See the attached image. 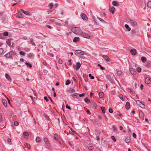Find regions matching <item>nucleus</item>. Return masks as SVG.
Segmentation results:
<instances>
[{"instance_id":"f257e3e1","label":"nucleus","mask_w":151,"mask_h":151,"mask_svg":"<svg viewBox=\"0 0 151 151\" xmlns=\"http://www.w3.org/2000/svg\"><path fill=\"white\" fill-rule=\"evenodd\" d=\"M72 31L76 35L80 34L81 33V30L79 27H74L71 29Z\"/></svg>"},{"instance_id":"f03ea898","label":"nucleus","mask_w":151,"mask_h":151,"mask_svg":"<svg viewBox=\"0 0 151 151\" xmlns=\"http://www.w3.org/2000/svg\"><path fill=\"white\" fill-rule=\"evenodd\" d=\"M14 52L13 51H11L7 53L4 56L6 58H10L12 59V55Z\"/></svg>"},{"instance_id":"7ed1b4c3","label":"nucleus","mask_w":151,"mask_h":151,"mask_svg":"<svg viewBox=\"0 0 151 151\" xmlns=\"http://www.w3.org/2000/svg\"><path fill=\"white\" fill-rule=\"evenodd\" d=\"M136 103L141 108H145V105L142 102L139 100H137L136 101Z\"/></svg>"},{"instance_id":"20e7f679","label":"nucleus","mask_w":151,"mask_h":151,"mask_svg":"<svg viewBox=\"0 0 151 151\" xmlns=\"http://www.w3.org/2000/svg\"><path fill=\"white\" fill-rule=\"evenodd\" d=\"M80 35L82 36L83 37L87 38L89 39L90 38V36L88 34L83 32L82 31L81 32V33Z\"/></svg>"},{"instance_id":"39448f33","label":"nucleus","mask_w":151,"mask_h":151,"mask_svg":"<svg viewBox=\"0 0 151 151\" xmlns=\"http://www.w3.org/2000/svg\"><path fill=\"white\" fill-rule=\"evenodd\" d=\"M102 57L106 62H109L110 61V58L107 55H104Z\"/></svg>"},{"instance_id":"423d86ee","label":"nucleus","mask_w":151,"mask_h":151,"mask_svg":"<svg viewBox=\"0 0 151 151\" xmlns=\"http://www.w3.org/2000/svg\"><path fill=\"white\" fill-rule=\"evenodd\" d=\"M106 78L108 79L111 83H114V81L111 78V76L109 75H107L106 76Z\"/></svg>"},{"instance_id":"0eeeda50","label":"nucleus","mask_w":151,"mask_h":151,"mask_svg":"<svg viewBox=\"0 0 151 151\" xmlns=\"http://www.w3.org/2000/svg\"><path fill=\"white\" fill-rule=\"evenodd\" d=\"M130 52L132 55H135L137 54V51L135 49H132L130 50Z\"/></svg>"},{"instance_id":"6e6552de","label":"nucleus","mask_w":151,"mask_h":151,"mask_svg":"<svg viewBox=\"0 0 151 151\" xmlns=\"http://www.w3.org/2000/svg\"><path fill=\"white\" fill-rule=\"evenodd\" d=\"M129 71L130 73L133 75H135L137 73L135 70L132 68H130Z\"/></svg>"},{"instance_id":"1a4fd4ad","label":"nucleus","mask_w":151,"mask_h":151,"mask_svg":"<svg viewBox=\"0 0 151 151\" xmlns=\"http://www.w3.org/2000/svg\"><path fill=\"white\" fill-rule=\"evenodd\" d=\"M6 43L10 47H11L13 48L14 46V43H12V45H11V42L9 40L6 41Z\"/></svg>"},{"instance_id":"9d476101","label":"nucleus","mask_w":151,"mask_h":151,"mask_svg":"<svg viewBox=\"0 0 151 151\" xmlns=\"http://www.w3.org/2000/svg\"><path fill=\"white\" fill-rule=\"evenodd\" d=\"M129 22L132 25L135 26L137 25V23L134 20H130L129 21Z\"/></svg>"},{"instance_id":"9b49d317","label":"nucleus","mask_w":151,"mask_h":151,"mask_svg":"<svg viewBox=\"0 0 151 151\" xmlns=\"http://www.w3.org/2000/svg\"><path fill=\"white\" fill-rule=\"evenodd\" d=\"M76 52L79 54L81 55H83L84 54V52L81 50H75Z\"/></svg>"},{"instance_id":"f8f14e48","label":"nucleus","mask_w":151,"mask_h":151,"mask_svg":"<svg viewBox=\"0 0 151 151\" xmlns=\"http://www.w3.org/2000/svg\"><path fill=\"white\" fill-rule=\"evenodd\" d=\"M81 17L84 20H86L87 19V16L85 14L82 13L81 14Z\"/></svg>"},{"instance_id":"ddd939ff","label":"nucleus","mask_w":151,"mask_h":151,"mask_svg":"<svg viewBox=\"0 0 151 151\" xmlns=\"http://www.w3.org/2000/svg\"><path fill=\"white\" fill-rule=\"evenodd\" d=\"M150 82V78L149 77H147L146 78L145 80V83L148 84H149Z\"/></svg>"},{"instance_id":"4468645a","label":"nucleus","mask_w":151,"mask_h":151,"mask_svg":"<svg viewBox=\"0 0 151 151\" xmlns=\"http://www.w3.org/2000/svg\"><path fill=\"white\" fill-rule=\"evenodd\" d=\"M91 121L92 122L94 125L99 126V124L98 121L95 119L91 120Z\"/></svg>"},{"instance_id":"2eb2a0df","label":"nucleus","mask_w":151,"mask_h":151,"mask_svg":"<svg viewBox=\"0 0 151 151\" xmlns=\"http://www.w3.org/2000/svg\"><path fill=\"white\" fill-rule=\"evenodd\" d=\"M109 10L110 12L113 14L115 10V9L114 6H112L109 9Z\"/></svg>"},{"instance_id":"dca6fc26","label":"nucleus","mask_w":151,"mask_h":151,"mask_svg":"<svg viewBox=\"0 0 151 151\" xmlns=\"http://www.w3.org/2000/svg\"><path fill=\"white\" fill-rule=\"evenodd\" d=\"M68 92L70 93H74L75 92V90L74 88H70L68 90Z\"/></svg>"},{"instance_id":"f3484780","label":"nucleus","mask_w":151,"mask_h":151,"mask_svg":"<svg viewBox=\"0 0 151 151\" xmlns=\"http://www.w3.org/2000/svg\"><path fill=\"white\" fill-rule=\"evenodd\" d=\"M81 67V64L80 63L77 62L76 63V66L75 68L76 70L78 69Z\"/></svg>"},{"instance_id":"a211bd4d","label":"nucleus","mask_w":151,"mask_h":151,"mask_svg":"<svg viewBox=\"0 0 151 151\" xmlns=\"http://www.w3.org/2000/svg\"><path fill=\"white\" fill-rule=\"evenodd\" d=\"M139 117L141 119H143V120H144V119L143 117L144 116V114L142 112L140 111L139 112Z\"/></svg>"},{"instance_id":"6ab92c4d","label":"nucleus","mask_w":151,"mask_h":151,"mask_svg":"<svg viewBox=\"0 0 151 151\" xmlns=\"http://www.w3.org/2000/svg\"><path fill=\"white\" fill-rule=\"evenodd\" d=\"M80 39L78 37H75L73 39V42H76L79 41Z\"/></svg>"},{"instance_id":"aec40b11","label":"nucleus","mask_w":151,"mask_h":151,"mask_svg":"<svg viewBox=\"0 0 151 151\" xmlns=\"http://www.w3.org/2000/svg\"><path fill=\"white\" fill-rule=\"evenodd\" d=\"M112 4L114 6H118L119 5V4L116 1H114L112 3Z\"/></svg>"},{"instance_id":"412c9836","label":"nucleus","mask_w":151,"mask_h":151,"mask_svg":"<svg viewBox=\"0 0 151 151\" xmlns=\"http://www.w3.org/2000/svg\"><path fill=\"white\" fill-rule=\"evenodd\" d=\"M125 107L127 109H128L130 108V104L128 102H126L125 105Z\"/></svg>"},{"instance_id":"4be33fe9","label":"nucleus","mask_w":151,"mask_h":151,"mask_svg":"<svg viewBox=\"0 0 151 151\" xmlns=\"http://www.w3.org/2000/svg\"><path fill=\"white\" fill-rule=\"evenodd\" d=\"M5 77H6V78L9 81H11V78H10V76H9V75L7 74V73H6L5 74Z\"/></svg>"},{"instance_id":"5701e85b","label":"nucleus","mask_w":151,"mask_h":151,"mask_svg":"<svg viewBox=\"0 0 151 151\" xmlns=\"http://www.w3.org/2000/svg\"><path fill=\"white\" fill-rule=\"evenodd\" d=\"M130 138L129 137H127L126 139H125V142L127 143H128L129 142H130Z\"/></svg>"},{"instance_id":"b1692460","label":"nucleus","mask_w":151,"mask_h":151,"mask_svg":"<svg viewBox=\"0 0 151 151\" xmlns=\"http://www.w3.org/2000/svg\"><path fill=\"white\" fill-rule=\"evenodd\" d=\"M54 139L56 140L57 141L58 140L59 138L58 136V135L57 134H55L54 135Z\"/></svg>"},{"instance_id":"393cba45","label":"nucleus","mask_w":151,"mask_h":151,"mask_svg":"<svg viewBox=\"0 0 151 151\" xmlns=\"http://www.w3.org/2000/svg\"><path fill=\"white\" fill-rule=\"evenodd\" d=\"M124 26L128 31H129L131 30V28L129 27L128 24H125Z\"/></svg>"},{"instance_id":"a878e982","label":"nucleus","mask_w":151,"mask_h":151,"mask_svg":"<svg viewBox=\"0 0 151 151\" xmlns=\"http://www.w3.org/2000/svg\"><path fill=\"white\" fill-rule=\"evenodd\" d=\"M2 102L4 105L5 106H6L7 105V101L5 99H4L2 100Z\"/></svg>"},{"instance_id":"bb28decb","label":"nucleus","mask_w":151,"mask_h":151,"mask_svg":"<svg viewBox=\"0 0 151 151\" xmlns=\"http://www.w3.org/2000/svg\"><path fill=\"white\" fill-rule=\"evenodd\" d=\"M141 60L143 62H145L147 60L146 58L145 57H142L141 58Z\"/></svg>"},{"instance_id":"cd10ccee","label":"nucleus","mask_w":151,"mask_h":151,"mask_svg":"<svg viewBox=\"0 0 151 151\" xmlns=\"http://www.w3.org/2000/svg\"><path fill=\"white\" fill-rule=\"evenodd\" d=\"M99 95L100 98H102L104 95V93L103 92H100L99 93Z\"/></svg>"},{"instance_id":"c85d7f7f","label":"nucleus","mask_w":151,"mask_h":151,"mask_svg":"<svg viewBox=\"0 0 151 151\" xmlns=\"http://www.w3.org/2000/svg\"><path fill=\"white\" fill-rule=\"evenodd\" d=\"M30 43L32 46H35V44L33 42V40L32 38H31L30 40Z\"/></svg>"},{"instance_id":"c756f323","label":"nucleus","mask_w":151,"mask_h":151,"mask_svg":"<svg viewBox=\"0 0 151 151\" xmlns=\"http://www.w3.org/2000/svg\"><path fill=\"white\" fill-rule=\"evenodd\" d=\"M33 57V54L32 53H29L28 55V58H32Z\"/></svg>"},{"instance_id":"7c9ffc66","label":"nucleus","mask_w":151,"mask_h":151,"mask_svg":"<svg viewBox=\"0 0 151 151\" xmlns=\"http://www.w3.org/2000/svg\"><path fill=\"white\" fill-rule=\"evenodd\" d=\"M119 96L120 98L123 101H124V100L125 98L123 97V96L122 95H119Z\"/></svg>"},{"instance_id":"2f4dec72","label":"nucleus","mask_w":151,"mask_h":151,"mask_svg":"<svg viewBox=\"0 0 151 151\" xmlns=\"http://www.w3.org/2000/svg\"><path fill=\"white\" fill-rule=\"evenodd\" d=\"M24 14L27 15H32L31 13L28 11H25V13H24Z\"/></svg>"},{"instance_id":"473e14b6","label":"nucleus","mask_w":151,"mask_h":151,"mask_svg":"<svg viewBox=\"0 0 151 151\" xmlns=\"http://www.w3.org/2000/svg\"><path fill=\"white\" fill-rule=\"evenodd\" d=\"M84 101L88 103H90V100L87 97H86Z\"/></svg>"},{"instance_id":"72a5a7b5","label":"nucleus","mask_w":151,"mask_h":151,"mask_svg":"<svg viewBox=\"0 0 151 151\" xmlns=\"http://www.w3.org/2000/svg\"><path fill=\"white\" fill-rule=\"evenodd\" d=\"M45 142L47 144H48L49 143V142L48 139L47 138H45L44 139Z\"/></svg>"},{"instance_id":"f704fd0d","label":"nucleus","mask_w":151,"mask_h":151,"mask_svg":"<svg viewBox=\"0 0 151 151\" xmlns=\"http://www.w3.org/2000/svg\"><path fill=\"white\" fill-rule=\"evenodd\" d=\"M122 73V72L120 70L118 71L117 72V75L119 76H121Z\"/></svg>"},{"instance_id":"c9c22d12","label":"nucleus","mask_w":151,"mask_h":151,"mask_svg":"<svg viewBox=\"0 0 151 151\" xmlns=\"http://www.w3.org/2000/svg\"><path fill=\"white\" fill-rule=\"evenodd\" d=\"M71 82L70 81V80L69 79L67 80L66 81V83H65V84L66 85H69L70 83Z\"/></svg>"},{"instance_id":"e433bc0d","label":"nucleus","mask_w":151,"mask_h":151,"mask_svg":"<svg viewBox=\"0 0 151 151\" xmlns=\"http://www.w3.org/2000/svg\"><path fill=\"white\" fill-rule=\"evenodd\" d=\"M101 109L102 110L103 113H105V108L104 107H101Z\"/></svg>"},{"instance_id":"4c0bfd02","label":"nucleus","mask_w":151,"mask_h":151,"mask_svg":"<svg viewBox=\"0 0 151 151\" xmlns=\"http://www.w3.org/2000/svg\"><path fill=\"white\" fill-rule=\"evenodd\" d=\"M78 95V93H75L74 94H72V96L74 97L77 98Z\"/></svg>"},{"instance_id":"58836bf2","label":"nucleus","mask_w":151,"mask_h":151,"mask_svg":"<svg viewBox=\"0 0 151 151\" xmlns=\"http://www.w3.org/2000/svg\"><path fill=\"white\" fill-rule=\"evenodd\" d=\"M41 140L40 138L39 137H37L36 138V141L37 142H39Z\"/></svg>"},{"instance_id":"ea45409f","label":"nucleus","mask_w":151,"mask_h":151,"mask_svg":"<svg viewBox=\"0 0 151 151\" xmlns=\"http://www.w3.org/2000/svg\"><path fill=\"white\" fill-rule=\"evenodd\" d=\"M147 6L149 7H151V1H148L147 4Z\"/></svg>"},{"instance_id":"a19ab883","label":"nucleus","mask_w":151,"mask_h":151,"mask_svg":"<svg viewBox=\"0 0 151 151\" xmlns=\"http://www.w3.org/2000/svg\"><path fill=\"white\" fill-rule=\"evenodd\" d=\"M23 135L26 137H28L29 136L28 133L26 132H25L23 133Z\"/></svg>"},{"instance_id":"79ce46f5","label":"nucleus","mask_w":151,"mask_h":151,"mask_svg":"<svg viewBox=\"0 0 151 151\" xmlns=\"http://www.w3.org/2000/svg\"><path fill=\"white\" fill-rule=\"evenodd\" d=\"M3 35L4 36H6L8 35V32H5L3 33Z\"/></svg>"},{"instance_id":"37998d69","label":"nucleus","mask_w":151,"mask_h":151,"mask_svg":"<svg viewBox=\"0 0 151 151\" xmlns=\"http://www.w3.org/2000/svg\"><path fill=\"white\" fill-rule=\"evenodd\" d=\"M26 146L29 149L30 148V145L28 143H26Z\"/></svg>"},{"instance_id":"c03bdc74","label":"nucleus","mask_w":151,"mask_h":151,"mask_svg":"<svg viewBox=\"0 0 151 151\" xmlns=\"http://www.w3.org/2000/svg\"><path fill=\"white\" fill-rule=\"evenodd\" d=\"M136 33V31L134 29H132L131 31V33L132 35H134Z\"/></svg>"},{"instance_id":"a18cd8bd","label":"nucleus","mask_w":151,"mask_h":151,"mask_svg":"<svg viewBox=\"0 0 151 151\" xmlns=\"http://www.w3.org/2000/svg\"><path fill=\"white\" fill-rule=\"evenodd\" d=\"M137 70L138 73H140L141 71V68L140 67H137Z\"/></svg>"},{"instance_id":"49530a36","label":"nucleus","mask_w":151,"mask_h":151,"mask_svg":"<svg viewBox=\"0 0 151 151\" xmlns=\"http://www.w3.org/2000/svg\"><path fill=\"white\" fill-rule=\"evenodd\" d=\"M25 64L27 65L28 66H29L30 68H31L32 67V65L31 64H29V63L26 62L25 63Z\"/></svg>"},{"instance_id":"de8ad7c7","label":"nucleus","mask_w":151,"mask_h":151,"mask_svg":"<svg viewBox=\"0 0 151 151\" xmlns=\"http://www.w3.org/2000/svg\"><path fill=\"white\" fill-rule=\"evenodd\" d=\"M88 76L89 77H90L92 79H93L94 78V77L91 75V74H88Z\"/></svg>"},{"instance_id":"09e8293b","label":"nucleus","mask_w":151,"mask_h":151,"mask_svg":"<svg viewBox=\"0 0 151 151\" xmlns=\"http://www.w3.org/2000/svg\"><path fill=\"white\" fill-rule=\"evenodd\" d=\"M109 111L111 113H112L113 112V110L111 108H110L109 110Z\"/></svg>"},{"instance_id":"8fccbe9b","label":"nucleus","mask_w":151,"mask_h":151,"mask_svg":"<svg viewBox=\"0 0 151 151\" xmlns=\"http://www.w3.org/2000/svg\"><path fill=\"white\" fill-rule=\"evenodd\" d=\"M48 6L50 7V9H51L53 7V4L52 3H50L48 5Z\"/></svg>"},{"instance_id":"3c124183","label":"nucleus","mask_w":151,"mask_h":151,"mask_svg":"<svg viewBox=\"0 0 151 151\" xmlns=\"http://www.w3.org/2000/svg\"><path fill=\"white\" fill-rule=\"evenodd\" d=\"M19 53L21 55H24L25 54V53L22 51H20Z\"/></svg>"},{"instance_id":"603ef678","label":"nucleus","mask_w":151,"mask_h":151,"mask_svg":"<svg viewBox=\"0 0 151 151\" xmlns=\"http://www.w3.org/2000/svg\"><path fill=\"white\" fill-rule=\"evenodd\" d=\"M4 52L3 49V48H1L0 49V55H1Z\"/></svg>"},{"instance_id":"864d4df0","label":"nucleus","mask_w":151,"mask_h":151,"mask_svg":"<svg viewBox=\"0 0 151 151\" xmlns=\"http://www.w3.org/2000/svg\"><path fill=\"white\" fill-rule=\"evenodd\" d=\"M112 129H113L115 131H116L117 130V128L115 126L113 125L112 126Z\"/></svg>"},{"instance_id":"5fc2aeb1","label":"nucleus","mask_w":151,"mask_h":151,"mask_svg":"<svg viewBox=\"0 0 151 151\" xmlns=\"http://www.w3.org/2000/svg\"><path fill=\"white\" fill-rule=\"evenodd\" d=\"M55 20L54 19H49V21L50 22H52L53 23H56V22L55 21Z\"/></svg>"},{"instance_id":"6e6d98bb","label":"nucleus","mask_w":151,"mask_h":151,"mask_svg":"<svg viewBox=\"0 0 151 151\" xmlns=\"http://www.w3.org/2000/svg\"><path fill=\"white\" fill-rule=\"evenodd\" d=\"M47 54L48 55H49L51 57H53L54 56V55L48 52H47Z\"/></svg>"},{"instance_id":"4d7b16f0","label":"nucleus","mask_w":151,"mask_h":151,"mask_svg":"<svg viewBox=\"0 0 151 151\" xmlns=\"http://www.w3.org/2000/svg\"><path fill=\"white\" fill-rule=\"evenodd\" d=\"M111 138L114 142H116V139L115 138V137L114 136H111Z\"/></svg>"},{"instance_id":"13d9d810","label":"nucleus","mask_w":151,"mask_h":151,"mask_svg":"<svg viewBox=\"0 0 151 151\" xmlns=\"http://www.w3.org/2000/svg\"><path fill=\"white\" fill-rule=\"evenodd\" d=\"M92 18L93 20V21H94L95 24L96 25H97L98 24L97 22H96V21L95 20V18H94V16H93L92 17Z\"/></svg>"},{"instance_id":"bf43d9fd","label":"nucleus","mask_w":151,"mask_h":151,"mask_svg":"<svg viewBox=\"0 0 151 151\" xmlns=\"http://www.w3.org/2000/svg\"><path fill=\"white\" fill-rule=\"evenodd\" d=\"M43 72L45 74H47L48 73V71L44 69L43 70Z\"/></svg>"},{"instance_id":"052dcab7","label":"nucleus","mask_w":151,"mask_h":151,"mask_svg":"<svg viewBox=\"0 0 151 151\" xmlns=\"http://www.w3.org/2000/svg\"><path fill=\"white\" fill-rule=\"evenodd\" d=\"M98 18L101 21V22H106L103 20L102 19H101V18H99V17H98Z\"/></svg>"},{"instance_id":"680f3d73","label":"nucleus","mask_w":151,"mask_h":151,"mask_svg":"<svg viewBox=\"0 0 151 151\" xmlns=\"http://www.w3.org/2000/svg\"><path fill=\"white\" fill-rule=\"evenodd\" d=\"M14 124L15 126H17L19 125V123L17 122H15Z\"/></svg>"},{"instance_id":"e2e57ef3","label":"nucleus","mask_w":151,"mask_h":151,"mask_svg":"<svg viewBox=\"0 0 151 151\" xmlns=\"http://www.w3.org/2000/svg\"><path fill=\"white\" fill-rule=\"evenodd\" d=\"M44 99L47 102L48 101V99H47V97L46 96H45L44 97Z\"/></svg>"},{"instance_id":"0e129e2a","label":"nucleus","mask_w":151,"mask_h":151,"mask_svg":"<svg viewBox=\"0 0 151 151\" xmlns=\"http://www.w3.org/2000/svg\"><path fill=\"white\" fill-rule=\"evenodd\" d=\"M58 63L59 64H61L63 63V61L59 59L58 60Z\"/></svg>"},{"instance_id":"69168bd1","label":"nucleus","mask_w":151,"mask_h":151,"mask_svg":"<svg viewBox=\"0 0 151 151\" xmlns=\"http://www.w3.org/2000/svg\"><path fill=\"white\" fill-rule=\"evenodd\" d=\"M88 149L90 150H93V147L92 146H89L88 147Z\"/></svg>"},{"instance_id":"338daca9","label":"nucleus","mask_w":151,"mask_h":151,"mask_svg":"<svg viewBox=\"0 0 151 151\" xmlns=\"http://www.w3.org/2000/svg\"><path fill=\"white\" fill-rule=\"evenodd\" d=\"M132 136L134 138H136V135L135 133H133V134Z\"/></svg>"},{"instance_id":"774afa93","label":"nucleus","mask_w":151,"mask_h":151,"mask_svg":"<svg viewBox=\"0 0 151 151\" xmlns=\"http://www.w3.org/2000/svg\"><path fill=\"white\" fill-rule=\"evenodd\" d=\"M85 95V94L84 93H83L81 94H80L79 95V96L80 97H82L84 96Z\"/></svg>"}]
</instances>
